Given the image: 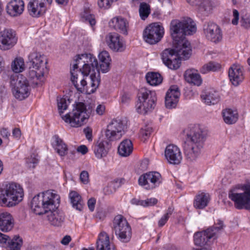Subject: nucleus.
I'll return each instance as SVG.
<instances>
[{
	"instance_id": "obj_54",
	"label": "nucleus",
	"mask_w": 250,
	"mask_h": 250,
	"mask_svg": "<svg viewBox=\"0 0 250 250\" xmlns=\"http://www.w3.org/2000/svg\"><path fill=\"white\" fill-rule=\"evenodd\" d=\"M96 204V199L94 198L89 199L87 202V205L89 209L91 211H93L95 208Z\"/></svg>"
},
{
	"instance_id": "obj_46",
	"label": "nucleus",
	"mask_w": 250,
	"mask_h": 250,
	"mask_svg": "<svg viewBox=\"0 0 250 250\" xmlns=\"http://www.w3.org/2000/svg\"><path fill=\"white\" fill-rule=\"evenodd\" d=\"M57 101L58 110L61 115L67 108L69 102L64 98H58Z\"/></svg>"
},
{
	"instance_id": "obj_42",
	"label": "nucleus",
	"mask_w": 250,
	"mask_h": 250,
	"mask_svg": "<svg viewBox=\"0 0 250 250\" xmlns=\"http://www.w3.org/2000/svg\"><path fill=\"white\" fill-rule=\"evenodd\" d=\"M218 69V64L213 62H210L204 64L200 69V71L202 74H207L210 72L216 71Z\"/></svg>"
},
{
	"instance_id": "obj_35",
	"label": "nucleus",
	"mask_w": 250,
	"mask_h": 250,
	"mask_svg": "<svg viewBox=\"0 0 250 250\" xmlns=\"http://www.w3.org/2000/svg\"><path fill=\"white\" fill-rule=\"evenodd\" d=\"M133 145L131 140L125 139L119 144L118 148L119 154L122 157H127L132 152Z\"/></svg>"
},
{
	"instance_id": "obj_3",
	"label": "nucleus",
	"mask_w": 250,
	"mask_h": 250,
	"mask_svg": "<svg viewBox=\"0 0 250 250\" xmlns=\"http://www.w3.org/2000/svg\"><path fill=\"white\" fill-rule=\"evenodd\" d=\"M60 202V195L56 191L48 190L35 195L30 204L31 210L37 215L49 212L47 220L51 225L61 226L64 220V216L59 213L57 208Z\"/></svg>"
},
{
	"instance_id": "obj_26",
	"label": "nucleus",
	"mask_w": 250,
	"mask_h": 250,
	"mask_svg": "<svg viewBox=\"0 0 250 250\" xmlns=\"http://www.w3.org/2000/svg\"><path fill=\"white\" fill-rule=\"evenodd\" d=\"M219 26L213 23L208 22L204 25V33L208 40L215 43L218 41Z\"/></svg>"
},
{
	"instance_id": "obj_56",
	"label": "nucleus",
	"mask_w": 250,
	"mask_h": 250,
	"mask_svg": "<svg viewBox=\"0 0 250 250\" xmlns=\"http://www.w3.org/2000/svg\"><path fill=\"white\" fill-rule=\"evenodd\" d=\"M77 150L83 155H84L88 152V148L85 145H81L77 147Z\"/></svg>"
},
{
	"instance_id": "obj_48",
	"label": "nucleus",
	"mask_w": 250,
	"mask_h": 250,
	"mask_svg": "<svg viewBox=\"0 0 250 250\" xmlns=\"http://www.w3.org/2000/svg\"><path fill=\"white\" fill-rule=\"evenodd\" d=\"M80 179L83 184H87L89 182V174L87 171H82L80 174Z\"/></svg>"
},
{
	"instance_id": "obj_17",
	"label": "nucleus",
	"mask_w": 250,
	"mask_h": 250,
	"mask_svg": "<svg viewBox=\"0 0 250 250\" xmlns=\"http://www.w3.org/2000/svg\"><path fill=\"white\" fill-rule=\"evenodd\" d=\"M18 37L11 29H5L0 32V49L7 50L13 47L17 42Z\"/></svg>"
},
{
	"instance_id": "obj_21",
	"label": "nucleus",
	"mask_w": 250,
	"mask_h": 250,
	"mask_svg": "<svg viewBox=\"0 0 250 250\" xmlns=\"http://www.w3.org/2000/svg\"><path fill=\"white\" fill-rule=\"evenodd\" d=\"M230 81L234 86L238 85L244 79V70L239 64H233L229 69Z\"/></svg>"
},
{
	"instance_id": "obj_11",
	"label": "nucleus",
	"mask_w": 250,
	"mask_h": 250,
	"mask_svg": "<svg viewBox=\"0 0 250 250\" xmlns=\"http://www.w3.org/2000/svg\"><path fill=\"white\" fill-rule=\"evenodd\" d=\"M113 228L117 239L123 243L128 242L132 236L131 226L122 215L116 216L113 222Z\"/></svg>"
},
{
	"instance_id": "obj_19",
	"label": "nucleus",
	"mask_w": 250,
	"mask_h": 250,
	"mask_svg": "<svg viewBox=\"0 0 250 250\" xmlns=\"http://www.w3.org/2000/svg\"><path fill=\"white\" fill-rule=\"evenodd\" d=\"M165 155L168 162L173 165L179 164L183 159L180 148L173 144L169 145L166 147Z\"/></svg>"
},
{
	"instance_id": "obj_55",
	"label": "nucleus",
	"mask_w": 250,
	"mask_h": 250,
	"mask_svg": "<svg viewBox=\"0 0 250 250\" xmlns=\"http://www.w3.org/2000/svg\"><path fill=\"white\" fill-rule=\"evenodd\" d=\"M0 134L3 138L8 139L10 135V133L8 130V129L5 128H2L0 130Z\"/></svg>"
},
{
	"instance_id": "obj_20",
	"label": "nucleus",
	"mask_w": 250,
	"mask_h": 250,
	"mask_svg": "<svg viewBox=\"0 0 250 250\" xmlns=\"http://www.w3.org/2000/svg\"><path fill=\"white\" fill-rule=\"evenodd\" d=\"M180 95L178 87L177 85H171L168 89L165 97V104L167 108H175L179 102Z\"/></svg>"
},
{
	"instance_id": "obj_39",
	"label": "nucleus",
	"mask_w": 250,
	"mask_h": 250,
	"mask_svg": "<svg viewBox=\"0 0 250 250\" xmlns=\"http://www.w3.org/2000/svg\"><path fill=\"white\" fill-rule=\"evenodd\" d=\"M147 82L151 85H158L162 82L161 75L156 72H148L146 76Z\"/></svg>"
},
{
	"instance_id": "obj_45",
	"label": "nucleus",
	"mask_w": 250,
	"mask_h": 250,
	"mask_svg": "<svg viewBox=\"0 0 250 250\" xmlns=\"http://www.w3.org/2000/svg\"><path fill=\"white\" fill-rule=\"evenodd\" d=\"M81 20L84 22H88L93 27L96 23L94 16L88 11H85L81 14Z\"/></svg>"
},
{
	"instance_id": "obj_16",
	"label": "nucleus",
	"mask_w": 250,
	"mask_h": 250,
	"mask_svg": "<svg viewBox=\"0 0 250 250\" xmlns=\"http://www.w3.org/2000/svg\"><path fill=\"white\" fill-rule=\"evenodd\" d=\"M161 58L165 65L169 69L175 70L180 67L181 60L175 48L164 50L161 54Z\"/></svg>"
},
{
	"instance_id": "obj_6",
	"label": "nucleus",
	"mask_w": 250,
	"mask_h": 250,
	"mask_svg": "<svg viewBox=\"0 0 250 250\" xmlns=\"http://www.w3.org/2000/svg\"><path fill=\"white\" fill-rule=\"evenodd\" d=\"M24 192L19 184L11 182L0 187V205L8 207H14L21 202Z\"/></svg>"
},
{
	"instance_id": "obj_50",
	"label": "nucleus",
	"mask_w": 250,
	"mask_h": 250,
	"mask_svg": "<svg viewBox=\"0 0 250 250\" xmlns=\"http://www.w3.org/2000/svg\"><path fill=\"white\" fill-rule=\"evenodd\" d=\"M10 238L8 235L0 232V246L5 247Z\"/></svg>"
},
{
	"instance_id": "obj_53",
	"label": "nucleus",
	"mask_w": 250,
	"mask_h": 250,
	"mask_svg": "<svg viewBox=\"0 0 250 250\" xmlns=\"http://www.w3.org/2000/svg\"><path fill=\"white\" fill-rule=\"evenodd\" d=\"M83 132L85 135L86 139L89 141L92 140V129L89 127H87L83 129Z\"/></svg>"
},
{
	"instance_id": "obj_64",
	"label": "nucleus",
	"mask_w": 250,
	"mask_h": 250,
	"mask_svg": "<svg viewBox=\"0 0 250 250\" xmlns=\"http://www.w3.org/2000/svg\"><path fill=\"white\" fill-rule=\"evenodd\" d=\"M3 170V164L1 161L0 160V174Z\"/></svg>"
},
{
	"instance_id": "obj_29",
	"label": "nucleus",
	"mask_w": 250,
	"mask_h": 250,
	"mask_svg": "<svg viewBox=\"0 0 250 250\" xmlns=\"http://www.w3.org/2000/svg\"><path fill=\"white\" fill-rule=\"evenodd\" d=\"M191 5L195 6L200 12L208 13L214 7V4L211 0H186Z\"/></svg>"
},
{
	"instance_id": "obj_59",
	"label": "nucleus",
	"mask_w": 250,
	"mask_h": 250,
	"mask_svg": "<svg viewBox=\"0 0 250 250\" xmlns=\"http://www.w3.org/2000/svg\"><path fill=\"white\" fill-rule=\"evenodd\" d=\"M71 240V237L69 235L65 236L61 241V243L62 245H66L70 242Z\"/></svg>"
},
{
	"instance_id": "obj_10",
	"label": "nucleus",
	"mask_w": 250,
	"mask_h": 250,
	"mask_svg": "<svg viewBox=\"0 0 250 250\" xmlns=\"http://www.w3.org/2000/svg\"><path fill=\"white\" fill-rule=\"evenodd\" d=\"M11 85L15 98L22 100L27 98L31 91V87L27 78L22 75L13 77L11 80Z\"/></svg>"
},
{
	"instance_id": "obj_33",
	"label": "nucleus",
	"mask_w": 250,
	"mask_h": 250,
	"mask_svg": "<svg viewBox=\"0 0 250 250\" xmlns=\"http://www.w3.org/2000/svg\"><path fill=\"white\" fill-rule=\"evenodd\" d=\"M52 146L61 157L67 155L68 150L67 145L58 136L55 135L53 137Z\"/></svg>"
},
{
	"instance_id": "obj_57",
	"label": "nucleus",
	"mask_w": 250,
	"mask_h": 250,
	"mask_svg": "<svg viewBox=\"0 0 250 250\" xmlns=\"http://www.w3.org/2000/svg\"><path fill=\"white\" fill-rule=\"evenodd\" d=\"M144 200H140L137 198H133L130 201V203L132 205H137V206H141L143 207V204L144 202Z\"/></svg>"
},
{
	"instance_id": "obj_34",
	"label": "nucleus",
	"mask_w": 250,
	"mask_h": 250,
	"mask_svg": "<svg viewBox=\"0 0 250 250\" xmlns=\"http://www.w3.org/2000/svg\"><path fill=\"white\" fill-rule=\"evenodd\" d=\"M202 101L208 105H213L219 101V93L213 89H210L201 96Z\"/></svg>"
},
{
	"instance_id": "obj_24",
	"label": "nucleus",
	"mask_w": 250,
	"mask_h": 250,
	"mask_svg": "<svg viewBox=\"0 0 250 250\" xmlns=\"http://www.w3.org/2000/svg\"><path fill=\"white\" fill-rule=\"evenodd\" d=\"M108 142L105 140H99L92 146L95 156L98 159H102L107 156L110 150Z\"/></svg>"
},
{
	"instance_id": "obj_36",
	"label": "nucleus",
	"mask_w": 250,
	"mask_h": 250,
	"mask_svg": "<svg viewBox=\"0 0 250 250\" xmlns=\"http://www.w3.org/2000/svg\"><path fill=\"white\" fill-rule=\"evenodd\" d=\"M209 195L208 193L200 192L195 197L194 207L198 209H203L207 207L209 201Z\"/></svg>"
},
{
	"instance_id": "obj_44",
	"label": "nucleus",
	"mask_w": 250,
	"mask_h": 250,
	"mask_svg": "<svg viewBox=\"0 0 250 250\" xmlns=\"http://www.w3.org/2000/svg\"><path fill=\"white\" fill-rule=\"evenodd\" d=\"M150 6L146 3H141L140 5L139 14L141 18L145 20L150 14Z\"/></svg>"
},
{
	"instance_id": "obj_7",
	"label": "nucleus",
	"mask_w": 250,
	"mask_h": 250,
	"mask_svg": "<svg viewBox=\"0 0 250 250\" xmlns=\"http://www.w3.org/2000/svg\"><path fill=\"white\" fill-rule=\"evenodd\" d=\"M229 197L236 208L250 210V183L235 185L230 189Z\"/></svg>"
},
{
	"instance_id": "obj_63",
	"label": "nucleus",
	"mask_w": 250,
	"mask_h": 250,
	"mask_svg": "<svg viewBox=\"0 0 250 250\" xmlns=\"http://www.w3.org/2000/svg\"><path fill=\"white\" fill-rule=\"evenodd\" d=\"M160 2L163 3L164 2H168V3H171L172 0H158Z\"/></svg>"
},
{
	"instance_id": "obj_43",
	"label": "nucleus",
	"mask_w": 250,
	"mask_h": 250,
	"mask_svg": "<svg viewBox=\"0 0 250 250\" xmlns=\"http://www.w3.org/2000/svg\"><path fill=\"white\" fill-rule=\"evenodd\" d=\"M173 210L174 208L172 207H169L167 209L165 213L158 221V224L159 227H162L166 224L169 217L172 214Z\"/></svg>"
},
{
	"instance_id": "obj_13",
	"label": "nucleus",
	"mask_w": 250,
	"mask_h": 250,
	"mask_svg": "<svg viewBox=\"0 0 250 250\" xmlns=\"http://www.w3.org/2000/svg\"><path fill=\"white\" fill-rule=\"evenodd\" d=\"M219 227L214 226L194 234V242L197 246H209L217 239Z\"/></svg>"
},
{
	"instance_id": "obj_2",
	"label": "nucleus",
	"mask_w": 250,
	"mask_h": 250,
	"mask_svg": "<svg viewBox=\"0 0 250 250\" xmlns=\"http://www.w3.org/2000/svg\"><path fill=\"white\" fill-rule=\"evenodd\" d=\"M196 31L195 22L189 17H183L171 21L170 33L173 39V46L179 58L187 59L191 56V46L185 36L193 35Z\"/></svg>"
},
{
	"instance_id": "obj_28",
	"label": "nucleus",
	"mask_w": 250,
	"mask_h": 250,
	"mask_svg": "<svg viewBox=\"0 0 250 250\" xmlns=\"http://www.w3.org/2000/svg\"><path fill=\"white\" fill-rule=\"evenodd\" d=\"M14 226V220L8 212L0 213V230L7 232L11 231Z\"/></svg>"
},
{
	"instance_id": "obj_61",
	"label": "nucleus",
	"mask_w": 250,
	"mask_h": 250,
	"mask_svg": "<svg viewBox=\"0 0 250 250\" xmlns=\"http://www.w3.org/2000/svg\"><path fill=\"white\" fill-rule=\"evenodd\" d=\"M59 4H64L67 3L68 0H55Z\"/></svg>"
},
{
	"instance_id": "obj_58",
	"label": "nucleus",
	"mask_w": 250,
	"mask_h": 250,
	"mask_svg": "<svg viewBox=\"0 0 250 250\" xmlns=\"http://www.w3.org/2000/svg\"><path fill=\"white\" fill-rule=\"evenodd\" d=\"M13 136L17 139H19L21 136V131L18 128H15L12 132Z\"/></svg>"
},
{
	"instance_id": "obj_49",
	"label": "nucleus",
	"mask_w": 250,
	"mask_h": 250,
	"mask_svg": "<svg viewBox=\"0 0 250 250\" xmlns=\"http://www.w3.org/2000/svg\"><path fill=\"white\" fill-rule=\"evenodd\" d=\"M143 207H148L156 205L158 200L155 198H150L144 200Z\"/></svg>"
},
{
	"instance_id": "obj_41",
	"label": "nucleus",
	"mask_w": 250,
	"mask_h": 250,
	"mask_svg": "<svg viewBox=\"0 0 250 250\" xmlns=\"http://www.w3.org/2000/svg\"><path fill=\"white\" fill-rule=\"evenodd\" d=\"M153 129L149 125H146L141 128L139 133V137L142 141H146L151 135Z\"/></svg>"
},
{
	"instance_id": "obj_4",
	"label": "nucleus",
	"mask_w": 250,
	"mask_h": 250,
	"mask_svg": "<svg viewBox=\"0 0 250 250\" xmlns=\"http://www.w3.org/2000/svg\"><path fill=\"white\" fill-rule=\"evenodd\" d=\"M187 143L185 154L187 160L193 162L197 160L203 151L206 132L199 125H194L185 129Z\"/></svg>"
},
{
	"instance_id": "obj_47",
	"label": "nucleus",
	"mask_w": 250,
	"mask_h": 250,
	"mask_svg": "<svg viewBox=\"0 0 250 250\" xmlns=\"http://www.w3.org/2000/svg\"><path fill=\"white\" fill-rule=\"evenodd\" d=\"M39 162V156L37 154L33 153L30 157L26 159V163L30 168H34Z\"/></svg>"
},
{
	"instance_id": "obj_23",
	"label": "nucleus",
	"mask_w": 250,
	"mask_h": 250,
	"mask_svg": "<svg viewBox=\"0 0 250 250\" xmlns=\"http://www.w3.org/2000/svg\"><path fill=\"white\" fill-rule=\"evenodd\" d=\"M24 10V2L22 0H11L7 3L6 11L8 15L17 17L21 15Z\"/></svg>"
},
{
	"instance_id": "obj_32",
	"label": "nucleus",
	"mask_w": 250,
	"mask_h": 250,
	"mask_svg": "<svg viewBox=\"0 0 250 250\" xmlns=\"http://www.w3.org/2000/svg\"><path fill=\"white\" fill-rule=\"evenodd\" d=\"M184 78L186 82L194 85L199 86L202 83V79L198 72V71L194 69H189L187 70L184 74Z\"/></svg>"
},
{
	"instance_id": "obj_37",
	"label": "nucleus",
	"mask_w": 250,
	"mask_h": 250,
	"mask_svg": "<svg viewBox=\"0 0 250 250\" xmlns=\"http://www.w3.org/2000/svg\"><path fill=\"white\" fill-rule=\"evenodd\" d=\"M69 198L74 208L79 211H81L83 209L84 205L83 201L78 192L71 191L69 194Z\"/></svg>"
},
{
	"instance_id": "obj_18",
	"label": "nucleus",
	"mask_w": 250,
	"mask_h": 250,
	"mask_svg": "<svg viewBox=\"0 0 250 250\" xmlns=\"http://www.w3.org/2000/svg\"><path fill=\"white\" fill-rule=\"evenodd\" d=\"M106 42L109 48L115 52H123L126 47L123 38L116 33L108 34L106 37Z\"/></svg>"
},
{
	"instance_id": "obj_15",
	"label": "nucleus",
	"mask_w": 250,
	"mask_h": 250,
	"mask_svg": "<svg viewBox=\"0 0 250 250\" xmlns=\"http://www.w3.org/2000/svg\"><path fill=\"white\" fill-rule=\"evenodd\" d=\"M162 177L160 173L151 171L142 175L138 179L139 185L146 189H152L160 186Z\"/></svg>"
},
{
	"instance_id": "obj_52",
	"label": "nucleus",
	"mask_w": 250,
	"mask_h": 250,
	"mask_svg": "<svg viewBox=\"0 0 250 250\" xmlns=\"http://www.w3.org/2000/svg\"><path fill=\"white\" fill-rule=\"evenodd\" d=\"M239 19V13L236 9H233L232 11V19L231 20V23L233 25H237L238 23Z\"/></svg>"
},
{
	"instance_id": "obj_27",
	"label": "nucleus",
	"mask_w": 250,
	"mask_h": 250,
	"mask_svg": "<svg viewBox=\"0 0 250 250\" xmlns=\"http://www.w3.org/2000/svg\"><path fill=\"white\" fill-rule=\"evenodd\" d=\"M99 60V66L97 65V68L103 73L108 72L110 68L111 59L110 55L107 51H102L98 55Z\"/></svg>"
},
{
	"instance_id": "obj_60",
	"label": "nucleus",
	"mask_w": 250,
	"mask_h": 250,
	"mask_svg": "<svg viewBox=\"0 0 250 250\" xmlns=\"http://www.w3.org/2000/svg\"><path fill=\"white\" fill-rule=\"evenodd\" d=\"M129 99V97L128 95L127 94L125 93L123 95H122V96H121V97L120 98V101L122 103L125 104L128 102Z\"/></svg>"
},
{
	"instance_id": "obj_12",
	"label": "nucleus",
	"mask_w": 250,
	"mask_h": 250,
	"mask_svg": "<svg viewBox=\"0 0 250 250\" xmlns=\"http://www.w3.org/2000/svg\"><path fill=\"white\" fill-rule=\"evenodd\" d=\"M127 128V122L125 120L113 119L107 125L105 131V136L110 141L118 140L125 134Z\"/></svg>"
},
{
	"instance_id": "obj_8",
	"label": "nucleus",
	"mask_w": 250,
	"mask_h": 250,
	"mask_svg": "<svg viewBox=\"0 0 250 250\" xmlns=\"http://www.w3.org/2000/svg\"><path fill=\"white\" fill-rule=\"evenodd\" d=\"M156 101L157 97L155 91L142 88L139 93L136 105L137 112L143 115L151 113L155 108Z\"/></svg>"
},
{
	"instance_id": "obj_31",
	"label": "nucleus",
	"mask_w": 250,
	"mask_h": 250,
	"mask_svg": "<svg viewBox=\"0 0 250 250\" xmlns=\"http://www.w3.org/2000/svg\"><path fill=\"white\" fill-rule=\"evenodd\" d=\"M109 25L123 34H126L127 33L128 22L122 17H116L112 18L109 22Z\"/></svg>"
},
{
	"instance_id": "obj_5",
	"label": "nucleus",
	"mask_w": 250,
	"mask_h": 250,
	"mask_svg": "<svg viewBox=\"0 0 250 250\" xmlns=\"http://www.w3.org/2000/svg\"><path fill=\"white\" fill-rule=\"evenodd\" d=\"M28 62L31 66L28 71V78L35 85H41L45 80L44 74L46 70V57L41 53L33 51L28 55Z\"/></svg>"
},
{
	"instance_id": "obj_25",
	"label": "nucleus",
	"mask_w": 250,
	"mask_h": 250,
	"mask_svg": "<svg viewBox=\"0 0 250 250\" xmlns=\"http://www.w3.org/2000/svg\"><path fill=\"white\" fill-rule=\"evenodd\" d=\"M29 14L32 17H39L43 15L46 11L44 0H31L28 3Z\"/></svg>"
},
{
	"instance_id": "obj_22",
	"label": "nucleus",
	"mask_w": 250,
	"mask_h": 250,
	"mask_svg": "<svg viewBox=\"0 0 250 250\" xmlns=\"http://www.w3.org/2000/svg\"><path fill=\"white\" fill-rule=\"evenodd\" d=\"M96 250H115L113 237H110L107 233L102 231L97 240Z\"/></svg>"
},
{
	"instance_id": "obj_38",
	"label": "nucleus",
	"mask_w": 250,
	"mask_h": 250,
	"mask_svg": "<svg viewBox=\"0 0 250 250\" xmlns=\"http://www.w3.org/2000/svg\"><path fill=\"white\" fill-rule=\"evenodd\" d=\"M23 239L19 235H15L10 238L6 246V250H21Z\"/></svg>"
},
{
	"instance_id": "obj_62",
	"label": "nucleus",
	"mask_w": 250,
	"mask_h": 250,
	"mask_svg": "<svg viewBox=\"0 0 250 250\" xmlns=\"http://www.w3.org/2000/svg\"><path fill=\"white\" fill-rule=\"evenodd\" d=\"M242 25L244 26L246 28H248L250 27V22L249 21L248 23H245L244 21H243L242 23Z\"/></svg>"
},
{
	"instance_id": "obj_30",
	"label": "nucleus",
	"mask_w": 250,
	"mask_h": 250,
	"mask_svg": "<svg viewBox=\"0 0 250 250\" xmlns=\"http://www.w3.org/2000/svg\"><path fill=\"white\" fill-rule=\"evenodd\" d=\"M222 114L224 122L228 125L237 123L239 118V112L234 108H227L222 110Z\"/></svg>"
},
{
	"instance_id": "obj_51",
	"label": "nucleus",
	"mask_w": 250,
	"mask_h": 250,
	"mask_svg": "<svg viewBox=\"0 0 250 250\" xmlns=\"http://www.w3.org/2000/svg\"><path fill=\"white\" fill-rule=\"evenodd\" d=\"M105 111V106L104 104H99L96 107L95 111L97 115L102 116Z\"/></svg>"
},
{
	"instance_id": "obj_1",
	"label": "nucleus",
	"mask_w": 250,
	"mask_h": 250,
	"mask_svg": "<svg viewBox=\"0 0 250 250\" xmlns=\"http://www.w3.org/2000/svg\"><path fill=\"white\" fill-rule=\"evenodd\" d=\"M98 61L90 53L76 55L71 67V81L78 91L90 94L99 87L101 77Z\"/></svg>"
},
{
	"instance_id": "obj_14",
	"label": "nucleus",
	"mask_w": 250,
	"mask_h": 250,
	"mask_svg": "<svg viewBox=\"0 0 250 250\" xmlns=\"http://www.w3.org/2000/svg\"><path fill=\"white\" fill-rule=\"evenodd\" d=\"M165 34V29L160 22H154L148 25L144 30V40L150 44H154L160 42Z\"/></svg>"
},
{
	"instance_id": "obj_40",
	"label": "nucleus",
	"mask_w": 250,
	"mask_h": 250,
	"mask_svg": "<svg viewBox=\"0 0 250 250\" xmlns=\"http://www.w3.org/2000/svg\"><path fill=\"white\" fill-rule=\"evenodd\" d=\"M11 68L15 73H20L23 71L25 68L24 61L21 57H17L12 62Z\"/></svg>"
},
{
	"instance_id": "obj_9",
	"label": "nucleus",
	"mask_w": 250,
	"mask_h": 250,
	"mask_svg": "<svg viewBox=\"0 0 250 250\" xmlns=\"http://www.w3.org/2000/svg\"><path fill=\"white\" fill-rule=\"evenodd\" d=\"M89 117L85 104L79 103L71 112L62 116V119L73 127H78L84 124Z\"/></svg>"
}]
</instances>
